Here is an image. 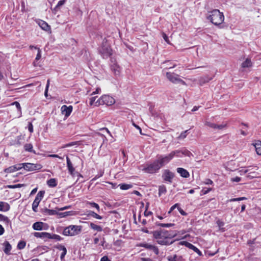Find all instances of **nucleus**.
Masks as SVG:
<instances>
[{
    "label": "nucleus",
    "instance_id": "nucleus-58",
    "mask_svg": "<svg viewBox=\"0 0 261 261\" xmlns=\"http://www.w3.org/2000/svg\"><path fill=\"white\" fill-rule=\"evenodd\" d=\"M212 190L211 188H205L202 190L201 192H202L203 194H206L209 192H210Z\"/></svg>",
    "mask_w": 261,
    "mask_h": 261
},
{
    "label": "nucleus",
    "instance_id": "nucleus-50",
    "mask_svg": "<svg viewBox=\"0 0 261 261\" xmlns=\"http://www.w3.org/2000/svg\"><path fill=\"white\" fill-rule=\"evenodd\" d=\"M76 144V143L75 142H71V143H67V144H66L65 145H64L62 148H66V147H70V146H72L73 145H75Z\"/></svg>",
    "mask_w": 261,
    "mask_h": 261
},
{
    "label": "nucleus",
    "instance_id": "nucleus-15",
    "mask_svg": "<svg viewBox=\"0 0 261 261\" xmlns=\"http://www.w3.org/2000/svg\"><path fill=\"white\" fill-rule=\"evenodd\" d=\"M168 261H185V259L181 255L174 254L167 257Z\"/></svg>",
    "mask_w": 261,
    "mask_h": 261
},
{
    "label": "nucleus",
    "instance_id": "nucleus-1",
    "mask_svg": "<svg viewBox=\"0 0 261 261\" xmlns=\"http://www.w3.org/2000/svg\"><path fill=\"white\" fill-rule=\"evenodd\" d=\"M175 234L171 231H169L164 229L156 230L153 232V236L156 240L158 244L161 245H169L172 243L169 241V239L173 238Z\"/></svg>",
    "mask_w": 261,
    "mask_h": 261
},
{
    "label": "nucleus",
    "instance_id": "nucleus-25",
    "mask_svg": "<svg viewBox=\"0 0 261 261\" xmlns=\"http://www.w3.org/2000/svg\"><path fill=\"white\" fill-rule=\"evenodd\" d=\"M96 98H97V96H92L89 98V104L90 106H93L95 107H98L100 106V105H97V104H98V98L97 99H96Z\"/></svg>",
    "mask_w": 261,
    "mask_h": 261
},
{
    "label": "nucleus",
    "instance_id": "nucleus-39",
    "mask_svg": "<svg viewBox=\"0 0 261 261\" xmlns=\"http://www.w3.org/2000/svg\"><path fill=\"white\" fill-rule=\"evenodd\" d=\"M49 239H54L56 240L57 241H61L62 240V238L59 235L56 234H51L50 233V236H49Z\"/></svg>",
    "mask_w": 261,
    "mask_h": 261
},
{
    "label": "nucleus",
    "instance_id": "nucleus-19",
    "mask_svg": "<svg viewBox=\"0 0 261 261\" xmlns=\"http://www.w3.org/2000/svg\"><path fill=\"white\" fill-rule=\"evenodd\" d=\"M66 161L69 172L71 175H73L74 174L75 169L68 156H66Z\"/></svg>",
    "mask_w": 261,
    "mask_h": 261
},
{
    "label": "nucleus",
    "instance_id": "nucleus-33",
    "mask_svg": "<svg viewBox=\"0 0 261 261\" xmlns=\"http://www.w3.org/2000/svg\"><path fill=\"white\" fill-rule=\"evenodd\" d=\"M252 66V62L249 59H246V60L242 63V67L243 68L250 67Z\"/></svg>",
    "mask_w": 261,
    "mask_h": 261
},
{
    "label": "nucleus",
    "instance_id": "nucleus-46",
    "mask_svg": "<svg viewBox=\"0 0 261 261\" xmlns=\"http://www.w3.org/2000/svg\"><path fill=\"white\" fill-rule=\"evenodd\" d=\"M188 131V130H186V131H185V132H182V133L180 134V135L179 136V137H178V139H184L186 138V137H187V133Z\"/></svg>",
    "mask_w": 261,
    "mask_h": 261
},
{
    "label": "nucleus",
    "instance_id": "nucleus-13",
    "mask_svg": "<svg viewBox=\"0 0 261 261\" xmlns=\"http://www.w3.org/2000/svg\"><path fill=\"white\" fill-rule=\"evenodd\" d=\"M73 107L72 106H67L63 105L61 108L62 114L65 116L66 118L68 117L72 111Z\"/></svg>",
    "mask_w": 261,
    "mask_h": 261
},
{
    "label": "nucleus",
    "instance_id": "nucleus-40",
    "mask_svg": "<svg viewBox=\"0 0 261 261\" xmlns=\"http://www.w3.org/2000/svg\"><path fill=\"white\" fill-rule=\"evenodd\" d=\"M89 215L99 220H101L102 218L101 216L92 211L89 212Z\"/></svg>",
    "mask_w": 261,
    "mask_h": 261
},
{
    "label": "nucleus",
    "instance_id": "nucleus-4",
    "mask_svg": "<svg viewBox=\"0 0 261 261\" xmlns=\"http://www.w3.org/2000/svg\"><path fill=\"white\" fill-rule=\"evenodd\" d=\"M99 51L104 59H107L112 54V50L107 41L103 40Z\"/></svg>",
    "mask_w": 261,
    "mask_h": 261
},
{
    "label": "nucleus",
    "instance_id": "nucleus-16",
    "mask_svg": "<svg viewBox=\"0 0 261 261\" xmlns=\"http://www.w3.org/2000/svg\"><path fill=\"white\" fill-rule=\"evenodd\" d=\"M33 235L37 238H41V239H48L49 236H50V233L47 232H35L33 233Z\"/></svg>",
    "mask_w": 261,
    "mask_h": 261
},
{
    "label": "nucleus",
    "instance_id": "nucleus-3",
    "mask_svg": "<svg viewBox=\"0 0 261 261\" xmlns=\"http://www.w3.org/2000/svg\"><path fill=\"white\" fill-rule=\"evenodd\" d=\"M82 231L81 225H70L65 227L63 231V234L65 236H75L79 235Z\"/></svg>",
    "mask_w": 261,
    "mask_h": 261
},
{
    "label": "nucleus",
    "instance_id": "nucleus-5",
    "mask_svg": "<svg viewBox=\"0 0 261 261\" xmlns=\"http://www.w3.org/2000/svg\"><path fill=\"white\" fill-rule=\"evenodd\" d=\"M115 102V100L113 97L109 95H103L98 98V102L97 105H106L107 106H112Z\"/></svg>",
    "mask_w": 261,
    "mask_h": 261
},
{
    "label": "nucleus",
    "instance_id": "nucleus-6",
    "mask_svg": "<svg viewBox=\"0 0 261 261\" xmlns=\"http://www.w3.org/2000/svg\"><path fill=\"white\" fill-rule=\"evenodd\" d=\"M160 167L159 164H158L156 160L154 161L152 163L147 165L143 169V171L148 173H154L158 171Z\"/></svg>",
    "mask_w": 261,
    "mask_h": 261
},
{
    "label": "nucleus",
    "instance_id": "nucleus-22",
    "mask_svg": "<svg viewBox=\"0 0 261 261\" xmlns=\"http://www.w3.org/2000/svg\"><path fill=\"white\" fill-rule=\"evenodd\" d=\"M10 208L9 204L5 202H0V211L7 212Z\"/></svg>",
    "mask_w": 261,
    "mask_h": 261
},
{
    "label": "nucleus",
    "instance_id": "nucleus-37",
    "mask_svg": "<svg viewBox=\"0 0 261 261\" xmlns=\"http://www.w3.org/2000/svg\"><path fill=\"white\" fill-rule=\"evenodd\" d=\"M138 246L140 247H144V248L149 249V250H151V249L152 248V247L153 246V245H151V244H148V243H140Z\"/></svg>",
    "mask_w": 261,
    "mask_h": 261
},
{
    "label": "nucleus",
    "instance_id": "nucleus-62",
    "mask_svg": "<svg viewBox=\"0 0 261 261\" xmlns=\"http://www.w3.org/2000/svg\"><path fill=\"white\" fill-rule=\"evenodd\" d=\"M47 156L50 157V158H59L60 159H63V158L60 156L58 154H49V155H48Z\"/></svg>",
    "mask_w": 261,
    "mask_h": 261
},
{
    "label": "nucleus",
    "instance_id": "nucleus-54",
    "mask_svg": "<svg viewBox=\"0 0 261 261\" xmlns=\"http://www.w3.org/2000/svg\"><path fill=\"white\" fill-rule=\"evenodd\" d=\"M226 124H225V123L221 124H220V125L217 124L216 129H222L224 128H225L226 127Z\"/></svg>",
    "mask_w": 261,
    "mask_h": 261
},
{
    "label": "nucleus",
    "instance_id": "nucleus-61",
    "mask_svg": "<svg viewBox=\"0 0 261 261\" xmlns=\"http://www.w3.org/2000/svg\"><path fill=\"white\" fill-rule=\"evenodd\" d=\"M29 130L30 133H33V126L31 123H29V126H28Z\"/></svg>",
    "mask_w": 261,
    "mask_h": 261
},
{
    "label": "nucleus",
    "instance_id": "nucleus-23",
    "mask_svg": "<svg viewBox=\"0 0 261 261\" xmlns=\"http://www.w3.org/2000/svg\"><path fill=\"white\" fill-rule=\"evenodd\" d=\"M44 223L42 222H36L33 224L32 227L35 230H42Z\"/></svg>",
    "mask_w": 261,
    "mask_h": 261
},
{
    "label": "nucleus",
    "instance_id": "nucleus-26",
    "mask_svg": "<svg viewBox=\"0 0 261 261\" xmlns=\"http://www.w3.org/2000/svg\"><path fill=\"white\" fill-rule=\"evenodd\" d=\"M4 246L5 247V248L4 249V252L7 254H9L10 252L12 249L11 245L8 242L6 241L4 243Z\"/></svg>",
    "mask_w": 261,
    "mask_h": 261
},
{
    "label": "nucleus",
    "instance_id": "nucleus-43",
    "mask_svg": "<svg viewBox=\"0 0 261 261\" xmlns=\"http://www.w3.org/2000/svg\"><path fill=\"white\" fill-rule=\"evenodd\" d=\"M25 245H26L25 242H24L23 241H21L19 242V243H18L17 248L19 249H22L25 247Z\"/></svg>",
    "mask_w": 261,
    "mask_h": 261
},
{
    "label": "nucleus",
    "instance_id": "nucleus-27",
    "mask_svg": "<svg viewBox=\"0 0 261 261\" xmlns=\"http://www.w3.org/2000/svg\"><path fill=\"white\" fill-rule=\"evenodd\" d=\"M256 152L257 154L261 155V141H257L254 144Z\"/></svg>",
    "mask_w": 261,
    "mask_h": 261
},
{
    "label": "nucleus",
    "instance_id": "nucleus-59",
    "mask_svg": "<svg viewBox=\"0 0 261 261\" xmlns=\"http://www.w3.org/2000/svg\"><path fill=\"white\" fill-rule=\"evenodd\" d=\"M41 51L39 49L38 50V53L37 54V56H36L35 60H37V61L39 60L41 58Z\"/></svg>",
    "mask_w": 261,
    "mask_h": 261
},
{
    "label": "nucleus",
    "instance_id": "nucleus-49",
    "mask_svg": "<svg viewBox=\"0 0 261 261\" xmlns=\"http://www.w3.org/2000/svg\"><path fill=\"white\" fill-rule=\"evenodd\" d=\"M205 124L211 127V128H214V129H216V127H217V124H215V123H213L212 122H206Z\"/></svg>",
    "mask_w": 261,
    "mask_h": 261
},
{
    "label": "nucleus",
    "instance_id": "nucleus-48",
    "mask_svg": "<svg viewBox=\"0 0 261 261\" xmlns=\"http://www.w3.org/2000/svg\"><path fill=\"white\" fill-rule=\"evenodd\" d=\"M45 212L49 215H54L57 214V212L53 210L46 209Z\"/></svg>",
    "mask_w": 261,
    "mask_h": 261
},
{
    "label": "nucleus",
    "instance_id": "nucleus-34",
    "mask_svg": "<svg viewBox=\"0 0 261 261\" xmlns=\"http://www.w3.org/2000/svg\"><path fill=\"white\" fill-rule=\"evenodd\" d=\"M47 185L50 187H55L57 185V181L55 178H51L47 182Z\"/></svg>",
    "mask_w": 261,
    "mask_h": 261
},
{
    "label": "nucleus",
    "instance_id": "nucleus-28",
    "mask_svg": "<svg viewBox=\"0 0 261 261\" xmlns=\"http://www.w3.org/2000/svg\"><path fill=\"white\" fill-rule=\"evenodd\" d=\"M66 2V0H61L60 1L56 6L53 9V12L55 14L56 13L57 11L60 9V7L64 5Z\"/></svg>",
    "mask_w": 261,
    "mask_h": 261
},
{
    "label": "nucleus",
    "instance_id": "nucleus-20",
    "mask_svg": "<svg viewBox=\"0 0 261 261\" xmlns=\"http://www.w3.org/2000/svg\"><path fill=\"white\" fill-rule=\"evenodd\" d=\"M111 69L116 75H119L121 72V68L117 64H114L112 65Z\"/></svg>",
    "mask_w": 261,
    "mask_h": 261
},
{
    "label": "nucleus",
    "instance_id": "nucleus-8",
    "mask_svg": "<svg viewBox=\"0 0 261 261\" xmlns=\"http://www.w3.org/2000/svg\"><path fill=\"white\" fill-rule=\"evenodd\" d=\"M44 193L45 192L44 191H40L37 193L35 197V199L32 204V209L35 212H37L38 206L39 205L40 202L42 199Z\"/></svg>",
    "mask_w": 261,
    "mask_h": 261
},
{
    "label": "nucleus",
    "instance_id": "nucleus-64",
    "mask_svg": "<svg viewBox=\"0 0 261 261\" xmlns=\"http://www.w3.org/2000/svg\"><path fill=\"white\" fill-rule=\"evenodd\" d=\"M152 214V213L150 211H148L147 210H145L144 212V215L145 216H149L150 215H151Z\"/></svg>",
    "mask_w": 261,
    "mask_h": 261
},
{
    "label": "nucleus",
    "instance_id": "nucleus-7",
    "mask_svg": "<svg viewBox=\"0 0 261 261\" xmlns=\"http://www.w3.org/2000/svg\"><path fill=\"white\" fill-rule=\"evenodd\" d=\"M174 153L175 152L173 153H170L167 155H160L158 157V159L156 160L158 164H159L161 168L167 164L173 159V155H174Z\"/></svg>",
    "mask_w": 261,
    "mask_h": 261
},
{
    "label": "nucleus",
    "instance_id": "nucleus-44",
    "mask_svg": "<svg viewBox=\"0 0 261 261\" xmlns=\"http://www.w3.org/2000/svg\"><path fill=\"white\" fill-rule=\"evenodd\" d=\"M23 186V184H16L14 185H7L6 186L7 188L9 189H16L21 188Z\"/></svg>",
    "mask_w": 261,
    "mask_h": 261
},
{
    "label": "nucleus",
    "instance_id": "nucleus-52",
    "mask_svg": "<svg viewBox=\"0 0 261 261\" xmlns=\"http://www.w3.org/2000/svg\"><path fill=\"white\" fill-rule=\"evenodd\" d=\"M245 199H246V198L244 197H240V198H237L231 199L229 200V201H241V200H245Z\"/></svg>",
    "mask_w": 261,
    "mask_h": 261
},
{
    "label": "nucleus",
    "instance_id": "nucleus-17",
    "mask_svg": "<svg viewBox=\"0 0 261 261\" xmlns=\"http://www.w3.org/2000/svg\"><path fill=\"white\" fill-rule=\"evenodd\" d=\"M176 170L177 173L182 177L188 178L190 176L189 172L182 168H177Z\"/></svg>",
    "mask_w": 261,
    "mask_h": 261
},
{
    "label": "nucleus",
    "instance_id": "nucleus-31",
    "mask_svg": "<svg viewBox=\"0 0 261 261\" xmlns=\"http://www.w3.org/2000/svg\"><path fill=\"white\" fill-rule=\"evenodd\" d=\"M17 168L15 165L10 166L4 170V171L7 173H11L17 171Z\"/></svg>",
    "mask_w": 261,
    "mask_h": 261
},
{
    "label": "nucleus",
    "instance_id": "nucleus-18",
    "mask_svg": "<svg viewBox=\"0 0 261 261\" xmlns=\"http://www.w3.org/2000/svg\"><path fill=\"white\" fill-rule=\"evenodd\" d=\"M251 167L253 168V169L247 173V177H249V178L256 177L258 175V174L255 172L256 170H258V167L257 166Z\"/></svg>",
    "mask_w": 261,
    "mask_h": 261
},
{
    "label": "nucleus",
    "instance_id": "nucleus-60",
    "mask_svg": "<svg viewBox=\"0 0 261 261\" xmlns=\"http://www.w3.org/2000/svg\"><path fill=\"white\" fill-rule=\"evenodd\" d=\"M151 250H152L156 255H158L159 253V249L157 247L153 245L152 248L151 249Z\"/></svg>",
    "mask_w": 261,
    "mask_h": 261
},
{
    "label": "nucleus",
    "instance_id": "nucleus-57",
    "mask_svg": "<svg viewBox=\"0 0 261 261\" xmlns=\"http://www.w3.org/2000/svg\"><path fill=\"white\" fill-rule=\"evenodd\" d=\"M241 178L239 177H233V178H231L230 180L232 181V182H239L241 181Z\"/></svg>",
    "mask_w": 261,
    "mask_h": 261
},
{
    "label": "nucleus",
    "instance_id": "nucleus-53",
    "mask_svg": "<svg viewBox=\"0 0 261 261\" xmlns=\"http://www.w3.org/2000/svg\"><path fill=\"white\" fill-rule=\"evenodd\" d=\"M12 105L15 106V107H16V108L18 109V110L19 111H21V107H20V104H19V103L18 102L15 101V102H13L12 103Z\"/></svg>",
    "mask_w": 261,
    "mask_h": 261
},
{
    "label": "nucleus",
    "instance_id": "nucleus-42",
    "mask_svg": "<svg viewBox=\"0 0 261 261\" xmlns=\"http://www.w3.org/2000/svg\"><path fill=\"white\" fill-rule=\"evenodd\" d=\"M87 204H89V205H90L91 207L95 208L97 210L98 212H99L100 208H99V206L98 204H97L95 202H88L87 203Z\"/></svg>",
    "mask_w": 261,
    "mask_h": 261
},
{
    "label": "nucleus",
    "instance_id": "nucleus-2",
    "mask_svg": "<svg viewBox=\"0 0 261 261\" xmlns=\"http://www.w3.org/2000/svg\"><path fill=\"white\" fill-rule=\"evenodd\" d=\"M206 18L216 25L221 24L224 20L223 13L218 9H215L207 13Z\"/></svg>",
    "mask_w": 261,
    "mask_h": 261
},
{
    "label": "nucleus",
    "instance_id": "nucleus-63",
    "mask_svg": "<svg viewBox=\"0 0 261 261\" xmlns=\"http://www.w3.org/2000/svg\"><path fill=\"white\" fill-rule=\"evenodd\" d=\"M100 261H111L107 256H104L100 259Z\"/></svg>",
    "mask_w": 261,
    "mask_h": 261
},
{
    "label": "nucleus",
    "instance_id": "nucleus-21",
    "mask_svg": "<svg viewBox=\"0 0 261 261\" xmlns=\"http://www.w3.org/2000/svg\"><path fill=\"white\" fill-rule=\"evenodd\" d=\"M38 24L40 28L44 31H48L50 30V26L44 21L39 20L38 21Z\"/></svg>",
    "mask_w": 261,
    "mask_h": 261
},
{
    "label": "nucleus",
    "instance_id": "nucleus-12",
    "mask_svg": "<svg viewBox=\"0 0 261 261\" xmlns=\"http://www.w3.org/2000/svg\"><path fill=\"white\" fill-rule=\"evenodd\" d=\"M42 168V166L40 164H33L25 163L24 164V170L27 171H34L39 170Z\"/></svg>",
    "mask_w": 261,
    "mask_h": 261
},
{
    "label": "nucleus",
    "instance_id": "nucleus-55",
    "mask_svg": "<svg viewBox=\"0 0 261 261\" xmlns=\"http://www.w3.org/2000/svg\"><path fill=\"white\" fill-rule=\"evenodd\" d=\"M177 209L180 213V214L182 216H186L187 214L179 206H178Z\"/></svg>",
    "mask_w": 261,
    "mask_h": 261
},
{
    "label": "nucleus",
    "instance_id": "nucleus-32",
    "mask_svg": "<svg viewBox=\"0 0 261 261\" xmlns=\"http://www.w3.org/2000/svg\"><path fill=\"white\" fill-rule=\"evenodd\" d=\"M167 192L166 187L165 185H161L159 187V195L160 196L162 194H164Z\"/></svg>",
    "mask_w": 261,
    "mask_h": 261
},
{
    "label": "nucleus",
    "instance_id": "nucleus-10",
    "mask_svg": "<svg viewBox=\"0 0 261 261\" xmlns=\"http://www.w3.org/2000/svg\"><path fill=\"white\" fill-rule=\"evenodd\" d=\"M166 76L168 79L173 83H180L182 85H186V83L179 78L178 75L174 73L167 72Z\"/></svg>",
    "mask_w": 261,
    "mask_h": 261
},
{
    "label": "nucleus",
    "instance_id": "nucleus-29",
    "mask_svg": "<svg viewBox=\"0 0 261 261\" xmlns=\"http://www.w3.org/2000/svg\"><path fill=\"white\" fill-rule=\"evenodd\" d=\"M90 227L91 229L98 232L101 231L102 230V227H101L99 225H97L93 223H90Z\"/></svg>",
    "mask_w": 261,
    "mask_h": 261
},
{
    "label": "nucleus",
    "instance_id": "nucleus-51",
    "mask_svg": "<svg viewBox=\"0 0 261 261\" xmlns=\"http://www.w3.org/2000/svg\"><path fill=\"white\" fill-rule=\"evenodd\" d=\"M101 92V89L99 87H97L96 90L92 92L91 94H90L91 96L94 95L96 94H99Z\"/></svg>",
    "mask_w": 261,
    "mask_h": 261
},
{
    "label": "nucleus",
    "instance_id": "nucleus-47",
    "mask_svg": "<svg viewBox=\"0 0 261 261\" xmlns=\"http://www.w3.org/2000/svg\"><path fill=\"white\" fill-rule=\"evenodd\" d=\"M24 164L25 163H19L15 165V166L17 168V170L18 171L22 168L24 169Z\"/></svg>",
    "mask_w": 261,
    "mask_h": 261
},
{
    "label": "nucleus",
    "instance_id": "nucleus-38",
    "mask_svg": "<svg viewBox=\"0 0 261 261\" xmlns=\"http://www.w3.org/2000/svg\"><path fill=\"white\" fill-rule=\"evenodd\" d=\"M253 168L251 166H248L246 169H241L239 171V173L241 175H244L251 171Z\"/></svg>",
    "mask_w": 261,
    "mask_h": 261
},
{
    "label": "nucleus",
    "instance_id": "nucleus-30",
    "mask_svg": "<svg viewBox=\"0 0 261 261\" xmlns=\"http://www.w3.org/2000/svg\"><path fill=\"white\" fill-rule=\"evenodd\" d=\"M24 148L25 151L36 153L35 151L33 149V145L32 144H25L24 146Z\"/></svg>",
    "mask_w": 261,
    "mask_h": 261
},
{
    "label": "nucleus",
    "instance_id": "nucleus-56",
    "mask_svg": "<svg viewBox=\"0 0 261 261\" xmlns=\"http://www.w3.org/2000/svg\"><path fill=\"white\" fill-rule=\"evenodd\" d=\"M178 206H179L178 203H176L174 205H173V206H172L170 208L169 211L168 212V213L170 214L172 212V211H173L175 208H177Z\"/></svg>",
    "mask_w": 261,
    "mask_h": 261
},
{
    "label": "nucleus",
    "instance_id": "nucleus-41",
    "mask_svg": "<svg viewBox=\"0 0 261 261\" xmlns=\"http://www.w3.org/2000/svg\"><path fill=\"white\" fill-rule=\"evenodd\" d=\"M217 224L219 227V229L222 231H225V229L224 228H223V226L224 225V223L223 221H221V220H218L217 221Z\"/></svg>",
    "mask_w": 261,
    "mask_h": 261
},
{
    "label": "nucleus",
    "instance_id": "nucleus-36",
    "mask_svg": "<svg viewBox=\"0 0 261 261\" xmlns=\"http://www.w3.org/2000/svg\"><path fill=\"white\" fill-rule=\"evenodd\" d=\"M0 221H2L4 223H5L6 224H7V225H8L10 222V220L9 219V218L7 217H6L2 214H0Z\"/></svg>",
    "mask_w": 261,
    "mask_h": 261
},
{
    "label": "nucleus",
    "instance_id": "nucleus-9",
    "mask_svg": "<svg viewBox=\"0 0 261 261\" xmlns=\"http://www.w3.org/2000/svg\"><path fill=\"white\" fill-rule=\"evenodd\" d=\"M174 152L175 153L174 155H173V158L174 156L181 158L183 156H187L189 157L193 156L192 153L190 151L184 148H181V149L172 151L170 153H173Z\"/></svg>",
    "mask_w": 261,
    "mask_h": 261
},
{
    "label": "nucleus",
    "instance_id": "nucleus-24",
    "mask_svg": "<svg viewBox=\"0 0 261 261\" xmlns=\"http://www.w3.org/2000/svg\"><path fill=\"white\" fill-rule=\"evenodd\" d=\"M56 248L60 250L63 251V252H62L60 256L61 259L62 260L64 258L65 255L66 254V248L64 246L61 244H59L58 246H57Z\"/></svg>",
    "mask_w": 261,
    "mask_h": 261
},
{
    "label": "nucleus",
    "instance_id": "nucleus-14",
    "mask_svg": "<svg viewBox=\"0 0 261 261\" xmlns=\"http://www.w3.org/2000/svg\"><path fill=\"white\" fill-rule=\"evenodd\" d=\"M180 244L184 245L187 247L193 250L194 251L196 252L199 256H201L202 255V252L195 246L193 244L187 242V241H182L181 242Z\"/></svg>",
    "mask_w": 261,
    "mask_h": 261
},
{
    "label": "nucleus",
    "instance_id": "nucleus-35",
    "mask_svg": "<svg viewBox=\"0 0 261 261\" xmlns=\"http://www.w3.org/2000/svg\"><path fill=\"white\" fill-rule=\"evenodd\" d=\"M120 188L122 190H126L132 188L133 186L130 184H122L118 185Z\"/></svg>",
    "mask_w": 261,
    "mask_h": 261
},
{
    "label": "nucleus",
    "instance_id": "nucleus-11",
    "mask_svg": "<svg viewBox=\"0 0 261 261\" xmlns=\"http://www.w3.org/2000/svg\"><path fill=\"white\" fill-rule=\"evenodd\" d=\"M162 177L165 182L172 183V179L174 177V174L169 170L166 169L163 171Z\"/></svg>",
    "mask_w": 261,
    "mask_h": 261
},
{
    "label": "nucleus",
    "instance_id": "nucleus-45",
    "mask_svg": "<svg viewBox=\"0 0 261 261\" xmlns=\"http://www.w3.org/2000/svg\"><path fill=\"white\" fill-rule=\"evenodd\" d=\"M158 226L163 227H170L174 225L173 223H159L158 224Z\"/></svg>",
    "mask_w": 261,
    "mask_h": 261
}]
</instances>
